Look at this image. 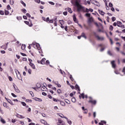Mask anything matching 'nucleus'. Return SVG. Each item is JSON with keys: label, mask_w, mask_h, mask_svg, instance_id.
I'll use <instances>...</instances> for the list:
<instances>
[{"label": "nucleus", "mask_w": 125, "mask_h": 125, "mask_svg": "<svg viewBox=\"0 0 125 125\" xmlns=\"http://www.w3.org/2000/svg\"><path fill=\"white\" fill-rule=\"evenodd\" d=\"M50 63V62H49V61L47 60V61H46V64L47 65H49Z\"/></svg>", "instance_id": "obj_62"}, {"label": "nucleus", "mask_w": 125, "mask_h": 125, "mask_svg": "<svg viewBox=\"0 0 125 125\" xmlns=\"http://www.w3.org/2000/svg\"><path fill=\"white\" fill-rule=\"evenodd\" d=\"M94 35L95 38H96L97 40H98V41H104V40H105V38L104 37H100L99 36L97 35L96 34V32H94Z\"/></svg>", "instance_id": "obj_2"}, {"label": "nucleus", "mask_w": 125, "mask_h": 125, "mask_svg": "<svg viewBox=\"0 0 125 125\" xmlns=\"http://www.w3.org/2000/svg\"><path fill=\"white\" fill-rule=\"evenodd\" d=\"M25 48H26V45H25V44H22V45H21V49H22V50H25Z\"/></svg>", "instance_id": "obj_29"}, {"label": "nucleus", "mask_w": 125, "mask_h": 125, "mask_svg": "<svg viewBox=\"0 0 125 125\" xmlns=\"http://www.w3.org/2000/svg\"><path fill=\"white\" fill-rule=\"evenodd\" d=\"M72 102H73V103H75L76 102V98H72L71 99Z\"/></svg>", "instance_id": "obj_34"}, {"label": "nucleus", "mask_w": 125, "mask_h": 125, "mask_svg": "<svg viewBox=\"0 0 125 125\" xmlns=\"http://www.w3.org/2000/svg\"><path fill=\"white\" fill-rule=\"evenodd\" d=\"M61 105H62V106H65V103H64V102H61Z\"/></svg>", "instance_id": "obj_49"}, {"label": "nucleus", "mask_w": 125, "mask_h": 125, "mask_svg": "<svg viewBox=\"0 0 125 125\" xmlns=\"http://www.w3.org/2000/svg\"><path fill=\"white\" fill-rule=\"evenodd\" d=\"M95 5L97 6L100 7V3L97 1H95Z\"/></svg>", "instance_id": "obj_21"}, {"label": "nucleus", "mask_w": 125, "mask_h": 125, "mask_svg": "<svg viewBox=\"0 0 125 125\" xmlns=\"http://www.w3.org/2000/svg\"><path fill=\"white\" fill-rule=\"evenodd\" d=\"M73 20L74 22H76V21H77V18H76V16H75V15H73Z\"/></svg>", "instance_id": "obj_47"}, {"label": "nucleus", "mask_w": 125, "mask_h": 125, "mask_svg": "<svg viewBox=\"0 0 125 125\" xmlns=\"http://www.w3.org/2000/svg\"><path fill=\"white\" fill-rule=\"evenodd\" d=\"M46 22H49V21H50V20H49V18H47L46 19Z\"/></svg>", "instance_id": "obj_64"}, {"label": "nucleus", "mask_w": 125, "mask_h": 125, "mask_svg": "<svg viewBox=\"0 0 125 125\" xmlns=\"http://www.w3.org/2000/svg\"><path fill=\"white\" fill-rule=\"evenodd\" d=\"M111 64L112 65V68H113V69H115V68H116V63H115V61H112L111 62Z\"/></svg>", "instance_id": "obj_8"}, {"label": "nucleus", "mask_w": 125, "mask_h": 125, "mask_svg": "<svg viewBox=\"0 0 125 125\" xmlns=\"http://www.w3.org/2000/svg\"><path fill=\"white\" fill-rule=\"evenodd\" d=\"M11 95L13 96V97H17V96H16V95H15L13 93H11Z\"/></svg>", "instance_id": "obj_61"}, {"label": "nucleus", "mask_w": 125, "mask_h": 125, "mask_svg": "<svg viewBox=\"0 0 125 125\" xmlns=\"http://www.w3.org/2000/svg\"><path fill=\"white\" fill-rule=\"evenodd\" d=\"M55 6H56V7H60L62 6V4L58 3H57L56 4Z\"/></svg>", "instance_id": "obj_26"}, {"label": "nucleus", "mask_w": 125, "mask_h": 125, "mask_svg": "<svg viewBox=\"0 0 125 125\" xmlns=\"http://www.w3.org/2000/svg\"><path fill=\"white\" fill-rule=\"evenodd\" d=\"M58 115L62 118V119H63V118H66L65 116H64V115L62 114H61V113H58Z\"/></svg>", "instance_id": "obj_20"}, {"label": "nucleus", "mask_w": 125, "mask_h": 125, "mask_svg": "<svg viewBox=\"0 0 125 125\" xmlns=\"http://www.w3.org/2000/svg\"><path fill=\"white\" fill-rule=\"evenodd\" d=\"M31 45H32L33 47H35V45H36V48H37L38 50H41V49H42L41 46L38 43L33 42L32 44H31Z\"/></svg>", "instance_id": "obj_3"}, {"label": "nucleus", "mask_w": 125, "mask_h": 125, "mask_svg": "<svg viewBox=\"0 0 125 125\" xmlns=\"http://www.w3.org/2000/svg\"><path fill=\"white\" fill-rule=\"evenodd\" d=\"M24 23L28 25L29 27H32L33 26V23H32V21H30V23L28 21H24Z\"/></svg>", "instance_id": "obj_7"}, {"label": "nucleus", "mask_w": 125, "mask_h": 125, "mask_svg": "<svg viewBox=\"0 0 125 125\" xmlns=\"http://www.w3.org/2000/svg\"><path fill=\"white\" fill-rule=\"evenodd\" d=\"M107 54L108 55H110V56H112V53L110 50L107 51Z\"/></svg>", "instance_id": "obj_40"}, {"label": "nucleus", "mask_w": 125, "mask_h": 125, "mask_svg": "<svg viewBox=\"0 0 125 125\" xmlns=\"http://www.w3.org/2000/svg\"><path fill=\"white\" fill-rule=\"evenodd\" d=\"M69 78H70V80H71L72 82H73V81H74V78H73V76H72V75H70Z\"/></svg>", "instance_id": "obj_39"}, {"label": "nucleus", "mask_w": 125, "mask_h": 125, "mask_svg": "<svg viewBox=\"0 0 125 125\" xmlns=\"http://www.w3.org/2000/svg\"><path fill=\"white\" fill-rule=\"evenodd\" d=\"M64 119H66L68 124H69V125H72V121H71V120H69L68 119V118L67 117H64Z\"/></svg>", "instance_id": "obj_17"}, {"label": "nucleus", "mask_w": 125, "mask_h": 125, "mask_svg": "<svg viewBox=\"0 0 125 125\" xmlns=\"http://www.w3.org/2000/svg\"><path fill=\"white\" fill-rule=\"evenodd\" d=\"M21 4H23L24 5V6H25L26 7V3H25V2H24V1H23V0H21Z\"/></svg>", "instance_id": "obj_36"}, {"label": "nucleus", "mask_w": 125, "mask_h": 125, "mask_svg": "<svg viewBox=\"0 0 125 125\" xmlns=\"http://www.w3.org/2000/svg\"><path fill=\"white\" fill-rule=\"evenodd\" d=\"M35 100L36 101H39V102H41L42 101V99H40V98H35Z\"/></svg>", "instance_id": "obj_28"}, {"label": "nucleus", "mask_w": 125, "mask_h": 125, "mask_svg": "<svg viewBox=\"0 0 125 125\" xmlns=\"http://www.w3.org/2000/svg\"><path fill=\"white\" fill-rule=\"evenodd\" d=\"M63 15H64L65 16H66L67 15V14H68V12L67 11L65 12H63Z\"/></svg>", "instance_id": "obj_53"}, {"label": "nucleus", "mask_w": 125, "mask_h": 125, "mask_svg": "<svg viewBox=\"0 0 125 125\" xmlns=\"http://www.w3.org/2000/svg\"><path fill=\"white\" fill-rule=\"evenodd\" d=\"M117 26L122 28V29H125V25L123 24V23L120 21H117Z\"/></svg>", "instance_id": "obj_4"}, {"label": "nucleus", "mask_w": 125, "mask_h": 125, "mask_svg": "<svg viewBox=\"0 0 125 125\" xmlns=\"http://www.w3.org/2000/svg\"><path fill=\"white\" fill-rule=\"evenodd\" d=\"M21 105H22V106H26V103L24 102H21Z\"/></svg>", "instance_id": "obj_38"}, {"label": "nucleus", "mask_w": 125, "mask_h": 125, "mask_svg": "<svg viewBox=\"0 0 125 125\" xmlns=\"http://www.w3.org/2000/svg\"><path fill=\"white\" fill-rule=\"evenodd\" d=\"M21 11L23 13H26V12H27V10H26V9H22L21 10Z\"/></svg>", "instance_id": "obj_43"}, {"label": "nucleus", "mask_w": 125, "mask_h": 125, "mask_svg": "<svg viewBox=\"0 0 125 125\" xmlns=\"http://www.w3.org/2000/svg\"><path fill=\"white\" fill-rule=\"evenodd\" d=\"M17 76L19 80L22 81V77H21V75L20 74V72L18 71V74H17Z\"/></svg>", "instance_id": "obj_9"}, {"label": "nucleus", "mask_w": 125, "mask_h": 125, "mask_svg": "<svg viewBox=\"0 0 125 125\" xmlns=\"http://www.w3.org/2000/svg\"><path fill=\"white\" fill-rule=\"evenodd\" d=\"M8 42L6 43L5 44H6V47L4 48V49H6V48H7V46H8Z\"/></svg>", "instance_id": "obj_54"}, {"label": "nucleus", "mask_w": 125, "mask_h": 125, "mask_svg": "<svg viewBox=\"0 0 125 125\" xmlns=\"http://www.w3.org/2000/svg\"><path fill=\"white\" fill-rule=\"evenodd\" d=\"M81 36L82 37V38H84L86 40V36H85V34L84 33H82Z\"/></svg>", "instance_id": "obj_23"}, {"label": "nucleus", "mask_w": 125, "mask_h": 125, "mask_svg": "<svg viewBox=\"0 0 125 125\" xmlns=\"http://www.w3.org/2000/svg\"><path fill=\"white\" fill-rule=\"evenodd\" d=\"M113 28H114L113 27V26H112V25H110V27H109V30H110V31H112Z\"/></svg>", "instance_id": "obj_58"}, {"label": "nucleus", "mask_w": 125, "mask_h": 125, "mask_svg": "<svg viewBox=\"0 0 125 125\" xmlns=\"http://www.w3.org/2000/svg\"><path fill=\"white\" fill-rule=\"evenodd\" d=\"M75 87L76 89H78V91H81V89L80 88V86L78 84H76Z\"/></svg>", "instance_id": "obj_24"}, {"label": "nucleus", "mask_w": 125, "mask_h": 125, "mask_svg": "<svg viewBox=\"0 0 125 125\" xmlns=\"http://www.w3.org/2000/svg\"><path fill=\"white\" fill-rule=\"evenodd\" d=\"M81 96H82L83 99H84V93H82L81 94Z\"/></svg>", "instance_id": "obj_51"}, {"label": "nucleus", "mask_w": 125, "mask_h": 125, "mask_svg": "<svg viewBox=\"0 0 125 125\" xmlns=\"http://www.w3.org/2000/svg\"><path fill=\"white\" fill-rule=\"evenodd\" d=\"M7 9H8L9 10H10V9H11V7H10V5H8L7 6Z\"/></svg>", "instance_id": "obj_48"}, {"label": "nucleus", "mask_w": 125, "mask_h": 125, "mask_svg": "<svg viewBox=\"0 0 125 125\" xmlns=\"http://www.w3.org/2000/svg\"><path fill=\"white\" fill-rule=\"evenodd\" d=\"M112 22H114V21H116V18L114 17H113L112 18Z\"/></svg>", "instance_id": "obj_56"}, {"label": "nucleus", "mask_w": 125, "mask_h": 125, "mask_svg": "<svg viewBox=\"0 0 125 125\" xmlns=\"http://www.w3.org/2000/svg\"><path fill=\"white\" fill-rule=\"evenodd\" d=\"M90 1L91 3H93V4H95V1H97L95 0H90Z\"/></svg>", "instance_id": "obj_41"}, {"label": "nucleus", "mask_w": 125, "mask_h": 125, "mask_svg": "<svg viewBox=\"0 0 125 125\" xmlns=\"http://www.w3.org/2000/svg\"><path fill=\"white\" fill-rule=\"evenodd\" d=\"M34 1H35V2H36L37 3H41V0H34Z\"/></svg>", "instance_id": "obj_42"}, {"label": "nucleus", "mask_w": 125, "mask_h": 125, "mask_svg": "<svg viewBox=\"0 0 125 125\" xmlns=\"http://www.w3.org/2000/svg\"><path fill=\"white\" fill-rule=\"evenodd\" d=\"M41 90L42 91H46V90H47V88L45 86H41Z\"/></svg>", "instance_id": "obj_13"}, {"label": "nucleus", "mask_w": 125, "mask_h": 125, "mask_svg": "<svg viewBox=\"0 0 125 125\" xmlns=\"http://www.w3.org/2000/svg\"><path fill=\"white\" fill-rule=\"evenodd\" d=\"M83 114H87V109H85L84 110H83Z\"/></svg>", "instance_id": "obj_37"}, {"label": "nucleus", "mask_w": 125, "mask_h": 125, "mask_svg": "<svg viewBox=\"0 0 125 125\" xmlns=\"http://www.w3.org/2000/svg\"><path fill=\"white\" fill-rule=\"evenodd\" d=\"M16 18L19 21H20V20H22V17H17Z\"/></svg>", "instance_id": "obj_31"}, {"label": "nucleus", "mask_w": 125, "mask_h": 125, "mask_svg": "<svg viewBox=\"0 0 125 125\" xmlns=\"http://www.w3.org/2000/svg\"><path fill=\"white\" fill-rule=\"evenodd\" d=\"M29 93H30V94H31V96H32V97H34V94H33V92L29 91Z\"/></svg>", "instance_id": "obj_59"}, {"label": "nucleus", "mask_w": 125, "mask_h": 125, "mask_svg": "<svg viewBox=\"0 0 125 125\" xmlns=\"http://www.w3.org/2000/svg\"><path fill=\"white\" fill-rule=\"evenodd\" d=\"M63 123V121H62V120H61V119H58V122L57 123V125H61V124Z\"/></svg>", "instance_id": "obj_16"}, {"label": "nucleus", "mask_w": 125, "mask_h": 125, "mask_svg": "<svg viewBox=\"0 0 125 125\" xmlns=\"http://www.w3.org/2000/svg\"><path fill=\"white\" fill-rule=\"evenodd\" d=\"M49 3L50 4H51V5H54V4H55L54 2H53L52 1H49Z\"/></svg>", "instance_id": "obj_50"}, {"label": "nucleus", "mask_w": 125, "mask_h": 125, "mask_svg": "<svg viewBox=\"0 0 125 125\" xmlns=\"http://www.w3.org/2000/svg\"><path fill=\"white\" fill-rule=\"evenodd\" d=\"M9 80L10 82H12V81H13L12 77H11V76L9 77Z\"/></svg>", "instance_id": "obj_55"}, {"label": "nucleus", "mask_w": 125, "mask_h": 125, "mask_svg": "<svg viewBox=\"0 0 125 125\" xmlns=\"http://www.w3.org/2000/svg\"><path fill=\"white\" fill-rule=\"evenodd\" d=\"M54 22V19L53 20H50L49 22V23H53Z\"/></svg>", "instance_id": "obj_57"}, {"label": "nucleus", "mask_w": 125, "mask_h": 125, "mask_svg": "<svg viewBox=\"0 0 125 125\" xmlns=\"http://www.w3.org/2000/svg\"><path fill=\"white\" fill-rule=\"evenodd\" d=\"M29 66H31L32 69H36V66L34 63L32 62H29Z\"/></svg>", "instance_id": "obj_12"}, {"label": "nucleus", "mask_w": 125, "mask_h": 125, "mask_svg": "<svg viewBox=\"0 0 125 125\" xmlns=\"http://www.w3.org/2000/svg\"><path fill=\"white\" fill-rule=\"evenodd\" d=\"M9 12L8 10H5V15H8Z\"/></svg>", "instance_id": "obj_35"}, {"label": "nucleus", "mask_w": 125, "mask_h": 125, "mask_svg": "<svg viewBox=\"0 0 125 125\" xmlns=\"http://www.w3.org/2000/svg\"><path fill=\"white\" fill-rule=\"evenodd\" d=\"M0 15H3V14H4V13H3V11L0 10Z\"/></svg>", "instance_id": "obj_60"}, {"label": "nucleus", "mask_w": 125, "mask_h": 125, "mask_svg": "<svg viewBox=\"0 0 125 125\" xmlns=\"http://www.w3.org/2000/svg\"><path fill=\"white\" fill-rule=\"evenodd\" d=\"M59 22H60L61 25H63L64 23V21L63 20H60Z\"/></svg>", "instance_id": "obj_30"}, {"label": "nucleus", "mask_w": 125, "mask_h": 125, "mask_svg": "<svg viewBox=\"0 0 125 125\" xmlns=\"http://www.w3.org/2000/svg\"><path fill=\"white\" fill-rule=\"evenodd\" d=\"M71 2L72 4H74L75 6L77 8V11L78 12H80V11H83V12H89V9L86 8L85 7L83 6L82 5L80 4L79 2H81V0H76L75 1V3H74V2L73 0L71 1Z\"/></svg>", "instance_id": "obj_1"}, {"label": "nucleus", "mask_w": 125, "mask_h": 125, "mask_svg": "<svg viewBox=\"0 0 125 125\" xmlns=\"http://www.w3.org/2000/svg\"><path fill=\"white\" fill-rule=\"evenodd\" d=\"M0 122H2V124H5V121L2 118H0Z\"/></svg>", "instance_id": "obj_32"}, {"label": "nucleus", "mask_w": 125, "mask_h": 125, "mask_svg": "<svg viewBox=\"0 0 125 125\" xmlns=\"http://www.w3.org/2000/svg\"><path fill=\"white\" fill-rule=\"evenodd\" d=\"M88 23H91V22H93V18L90 17L88 21Z\"/></svg>", "instance_id": "obj_18"}, {"label": "nucleus", "mask_w": 125, "mask_h": 125, "mask_svg": "<svg viewBox=\"0 0 125 125\" xmlns=\"http://www.w3.org/2000/svg\"><path fill=\"white\" fill-rule=\"evenodd\" d=\"M41 122L42 123V124H43V125H50L49 124H48L47 123V122L46 121H45V120H41Z\"/></svg>", "instance_id": "obj_10"}, {"label": "nucleus", "mask_w": 125, "mask_h": 125, "mask_svg": "<svg viewBox=\"0 0 125 125\" xmlns=\"http://www.w3.org/2000/svg\"><path fill=\"white\" fill-rule=\"evenodd\" d=\"M90 100L89 101V102L90 103H91L92 104H93L94 105H95L96 104V100H92V98L91 97H89Z\"/></svg>", "instance_id": "obj_6"}, {"label": "nucleus", "mask_w": 125, "mask_h": 125, "mask_svg": "<svg viewBox=\"0 0 125 125\" xmlns=\"http://www.w3.org/2000/svg\"><path fill=\"white\" fill-rule=\"evenodd\" d=\"M54 25L55 26H57V18H55L54 19Z\"/></svg>", "instance_id": "obj_25"}, {"label": "nucleus", "mask_w": 125, "mask_h": 125, "mask_svg": "<svg viewBox=\"0 0 125 125\" xmlns=\"http://www.w3.org/2000/svg\"><path fill=\"white\" fill-rule=\"evenodd\" d=\"M13 85L14 89L15 91H16V92L19 93V92H20V90H19V89H18V87H17V86H16V85L14 83L13 84Z\"/></svg>", "instance_id": "obj_5"}, {"label": "nucleus", "mask_w": 125, "mask_h": 125, "mask_svg": "<svg viewBox=\"0 0 125 125\" xmlns=\"http://www.w3.org/2000/svg\"><path fill=\"white\" fill-rule=\"evenodd\" d=\"M67 9L69 13H73V11H72V9H71V8L68 7L67 9L65 8V10H67Z\"/></svg>", "instance_id": "obj_15"}, {"label": "nucleus", "mask_w": 125, "mask_h": 125, "mask_svg": "<svg viewBox=\"0 0 125 125\" xmlns=\"http://www.w3.org/2000/svg\"><path fill=\"white\" fill-rule=\"evenodd\" d=\"M16 117L17 118H19V119H24L25 118V117H24L23 116H22L20 114H16Z\"/></svg>", "instance_id": "obj_11"}, {"label": "nucleus", "mask_w": 125, "mask_h": 125, "mask_svg": "<svg viewBox=\"0 0 125 125\" xmlns=\"http://www.w3.org/2000/svg\"><path fill=\"white\" fill-rule=\"evenodd\" d=\"M109 7H111V8L113 7V3L110 2L109 3Z\"/></svg>", "instance_id": "obj_52"}, {"label": "nucleus", "mask_w": 125, "mask_h": 125, "mask_svg": "<svg viewBox=\"0 0 125 125\" xmlns=\"http://www.w3.org/2000/svg\"><path fill=\"white\" fill-rule=\"evenodd\" d=\"M27 72L28 74H29V75H31V74H32V70L30 69H28L27 70Z\"/></svg>", "instance_id": "obj_44"}, {"label": "nucleus", "mask_w": 125, "mask_h": 125, "mask_svg": "<svg viewBox=\"0 0 125 125\" xmlns=\"http://www.w3.org/2000/svg\"><path fill=\"white\" fill-rule=\"evenodd\" d=\"M45 60H46L45 58H43L41 61V64H42V65H44V64H45Z\"/></svg>", "instance_id": "obj_14"}, {"label": "nucleus", "mask_w": 125, "mask_h": 125, "mask_svg": "<svg viewBox=\"0 0 125 125\" xmlns=\"http://www.w3.org/2000/svg\"><path fill=\"white\" fill-rule=\"evenodd\" d=\"M6 100L7 101V102H8V103H11V100H10L9 99H8L7 98H5Z\"/></svg>", "instance_id": "obj_33"}, {"label": "nucleus", "mask_w": 125, "mask_h": 125, "mask_svg": "<svg viewBox=\"0 0 125 125\" xmlns=\"http://www.w3.org/2000/svg\"><path fill=\"white\" fill-rule=\"evenodd\" d=\"M37 88H41L42 87V84L40 83H37L36 84Z\"/></svg>", "instance_id": "obj_19"}, {"label": "nucleus", "mask_w": 125, "mask_h": 125, "mask_svg": "<svg viewBox=\"0 0 125 125\" xmlns=\"http://www.w3.org/2000/svg\"><path fill=\"white\" fill-rule=\"evenodd\" d=\"M85 16H86V17H90V14L86 13L85 14Z\"/></svg>", "instance_id": "obj_45"}, {"label": "nucleus", "mask_w": 125, "mask_h": 125, "mask_svg": "<svg viewBox=\"0 0 125 125\" xmlns=\"http://www.w3.org/2000/svg\"><path fill=\"white\" fill-rule=\"evenodd\" d=\"M9 3L11 5H13L14 4V1L13 0H10Z\"/></svg>", "instance_id": "obj_27"}, {"label": "nucleus", "mask_w": 125, "mask_h": 125, "mask_svg": "<svg viewBox=\"0 0 125 125\" xmlns=\"http://www.w3.org/2000/svg\"><path fill=\"white\" fill-rule=\"evenodd\" d=\"M122 72H123V73H124V74L125 75V67H123Z\"/></svg>", "instance_id": "obj_63"}, {"label": "nucleus", "mask_w": 125, "mask_h": 125, "mask_svg": "<svg viewBox=\"0 0 125 125\" xmlns=\"http://www.w3.org/2000/svg\"><path fill=\"white\" fill-rule=\"evenodd\" d=\"M53 101H54V102H58V101H59V100H58L54 98H53Z\"/></svg>", "instance_id": "obj_46"}, {"label": "nucleus", "mask_w": 125, "mask_h": 125, "mask_svg": "<svg viewBox=\"0 0 125 125\" xmlns=\"http://www.w3.org/2000/svg\"><path fill=\"white\" fill-rule=\"evenodd\" d=\"M98 11L101 15L104 16V14H105V13L103 12V11H101L100 10H98Z\"/></svg>", "instance_id": "obj_22"}]
</instances>
